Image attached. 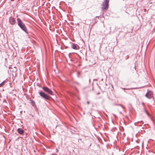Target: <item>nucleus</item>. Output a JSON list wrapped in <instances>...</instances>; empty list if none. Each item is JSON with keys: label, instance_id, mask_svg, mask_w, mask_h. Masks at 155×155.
<instances>
[{"label": "nucleus", "instance_id": "1", "mask_svg": "<svg viewBox=\"0 0 155 155\" xmlns=\"http://www.w3.org/2000/svg\"><path fill=\"white\" fill-rule=\"evenodd\" d=\"M18 25L20 28L26 34H28V30L25 24L19 18H17Z\"/></svg>", "mask_w": 155, "mask_h": 155}, {"label": "nucleus", "instance_id": "2", "mask_svg": "<svg viewBox=\"0 0 155 155\" xmlns=\"http://www.w3.org/2000/svg\"><path fill=\"white\" fill-rule=\"evenodd\" d=\"M109 0H104L102 2L101 5V9L102 10H107L109 7Z\"/></svg>", "mask_w": 155, "mask_h": 155}, {"label": "nucleus", "instance_id": "3", "mask_svg": "<svg viewBox=\"0 0 155 155\" xmlns=\"http://www.w3.org/2000/svg\"><path fill=\"white\" fill-rule=\"evenodd\" d=\"M39 95L45 100H49L50 97L45 93L41 91L39 93Z\"/></svg>", "mask_w": 155, "mask_h": 155}, {"label": "nucleus", "instance_id": "4", "mask_svg": "<svg viewBox=\"0 0 155 155\" xmlns=\"http://www.w3.org/2000/svg\"><path fill=\"white\" fill-rule=\"evenodd\" d=\"M42 89L47 93L51 95H53V93L52 91L47 87H41Z\"/></svg>", "mask_w": 155, "mask_h": 155}, {"label": "nucleus", "instance_id": "5", "mask_svg": "<svg viewBox=\"0 0 155 155\" xmlns=\"http://www.w3.org/2000/svg\"><path fill=\"white\" fill-rule=\"evenodd\" d=\"M10 23L12 25H14L16 23V21L14 18L11 17L9 19Z\"/></svg>", "mask_w": 155, "mask_h": 155}, {"label": "nucleus", "instance_id": "6", "mask_svg": "<svg viewBox=\"0 0 155 155\" xmlns=\"http://www.w3.org/2000/svg\"><path fill=\"white\" fill-rule=\"evenodd\" d=\"M145 96L148 98H150L153 97V94L151 92L147 93L145 95Z\"/></svg>", "mask_w": 155, "mask_h": 155}, {"label": "nucleus", "instance_id": "7", "mask_svg": "<svg viewBox=\"0 0 155 155\" xmlns=\"http://www.w3.org/2000/svg\"><path fill=\"white\" fill-rule=\"evenodd\" d=\"M71 48L74 49H76L77 50L78 49V45L75 44H73L71 45Z\"/></svg>", "mask_w": 155, "mask_h": 155}, {"label": "nucleus", "instance_id": "8", "mask_svg": "<svg viewBox=\"0 0 155 155\" xmlns=\"http://www.w3.org/2000/svg\"><path fill=\"white\" fill-rule=\"evenodd\" d=\"M17 130L18 133L20 134H22L24 132V131L23 130L21 129L20 128L18 129Z\"/></svg>", "mask_w": 155, "mask_h": 155}, {"label": "nucleus", "instance_id": "9", "mask_svg": "<svg viewBox=\"0 0 155 155\" xmlns=\"http://www.w3.org/2000/svg\"><path fill=\"white\" fill-rule=\"evenodd\" d=\"M5 81H3L0 84V87H2L5 84Z\"/></svg>", "mask_w": 155, "mask_h": 155}, {"label": "nucleus", "instance_id": "10", "mask_svg": "<svg viewBox=\"0 0 155 155\" xmlns=\"http://www.w3.org/2000/svg\"><path fill=\"white\" fill-rule=\"evenodd\" d=\"M31 103L33 105L35 104V101H33L32 100H31Z\"/></svg>", "mask_w": 155, "mask_h": 155}, {"label": "nucleus", "instance_id": "11", "mask_svg": "<svg viewBox=\"0 0 155 155\" xmlns=\"http://www.w3.org/2000/svg\"><path fill=\"white\" fill-rule=\"evenodd\" d=\"M144 112L146 113V114L148 115L149 116V114L146 111V110L145 109L144 110Z\"/></svg>", "mask_w": 155, "mask_h": 155}, {"label": "nucleus", "instance_id": "12", "mask_svg": "<svg viewBox=\"0 0 155 155\" xmlns=\"http://www.w3.org/2000/svg\"><path fill=\"white\" fill-rule=\"evenodd\" d=\"M122 89H126L125 88H122ZM135 89V88H131L127 89V90H130V89Z\"/></svg>", "mask_w": 155, "mask_h": 155}, {"label": "nucleus", "instance_id": "13", "mask_svg": "<svg viewBox=\"0 0 155 155\" xmlns=\"http://www.w3.org/2000/svg\"><path fill=\"white\" fill-rule=\"evenodd\" d=\"M87 104H89V101H87Z\"/></svg>", "mask_w": 155, "mask_h": 155}, {"label": "nucleus", "instance_id": "14", "mask_svg": "<svg viewBox=\"0 0 155 155\" xmlns=\"http://www.w3.org/2000/svg\"><path fill=\"white\" fill-rule=\"evenodd\" d=\"M141 122H142V123H143V122L142 121H141Z\"/></svg>", "mask_w": 155, "mask_h": 155}, {"label": "nucleus", "instance_id": "15", "mask_svg": "<svg viewBox=\"0 0 155 155\" xmlns=\"http://www.w3.org/2000/svg\"><path fill=\"white\" fill-rule=\"evenodd\" d=\"M11 1H14L15 0H11Z\"/></svg>", "mask_w": 155, "mask_h": 155}]
</instances>
